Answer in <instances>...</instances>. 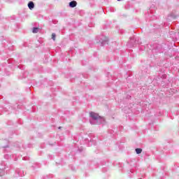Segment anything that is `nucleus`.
Instances as JSON below:
<instances>
[{"instance_id":"39448f33","label":"nucleus","mask_w":179,"mask_h":179,"mask_svg":"<svg viewBox=\"0 0 179 179\" xmlns=\"http://www.w3.org/2000/svg\"><path fill=\"white\" fill-rule=\"evenodd\" d=\"M32 32L33 33H38V28H34Z\"/></svg>"},{"instance_id":"20e7f679","label":"nucleus","mask_w":179,"mask_h":179,"mask_svg":"<svg viewBox=\"0 0 179 179\" xmlns=\"http://www.w3.org/2000/svg\"><path fill=\"white\" fill-rule=\"evenodd\" d=\"M136 152L137 153V155H141V153H142V149L136 148Z\"/></svg>"},{"instance_id":"f257e3e1","label":"nucleus","mask_w":179,"mask_h":179,"mask_svg":"<svg viewBox=\"0 0 179 179\" xmlns=\"http://www.w3.org/2000/svg\"><path fill=\"white\" fill-rule=\"evenodd\" d=\"M90 117L93 118V120H101V116L94 112L90 113Z\"/></svg>"},{"instance_id":"7ed1b4c3","label":"nucleus","mask_w":179,"mask_h":179,"mask_svg":"<svg viewBox=\"0 0 179 179\" xmlns=\"http://www.w3.org/2000/svg\"><path fill=\"white\" fill-rule=\"evenodd\" d=\"M28 7L29 8V9L31 10V9L34 8V3H33V1H30L28 3Z\"/></svg>"},{"instance_id":"0eeeda50","label":"nucleus","mask_w":179,"mask_h":179,"mask_svg":"<svg viewBox=\"0 0 179 179\" xmlns=\"http://www.w3.org/2000/svg\"><path fill=\"white\" fill-rule=\"evenodd\" d=\"M117 1H121V0H117Z\"/></svg>"},{"instance_id":"423d86ee","label":"nucleus","mask_w":179,"mask_h":179,"mask_svg":"<svg viewBox=\"0 0 179 179\" xmlns=\"http://www.w3.org/2000/svg\"><path fill=\"white\" fill-rule=\"evenodd\" d=\"M55 37H57V35L55 33L52 34V38L54 41H55Z\"/></svg>"},{"instance_id":"f03ea898","label":"nucleus","mask_w":179,"mask_h":179,"mask_svg":"<svg viewBox=\"0 0 179 179\" xmlns=\"http://www.w3.org/2000/svg\"><path fill=\"white\" fill-rule=\"evenodd\" d=\"M76 5H78V3L76 1H73L69 3L70 8H75L76 7Z\"/></svg>"}]
</instances>
